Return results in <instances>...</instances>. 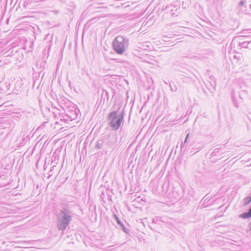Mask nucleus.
<instances>
[{"label":"nucleus","mask_w":251,"mask_h":251,"mask_svg":"<svg viewBox=\"0 0 251 251\" xmlns=\"http://www.w3.org/2000/svg\"><path fill=\"white\" fill-rule=\"evenodd\" d=\"M73 212L67 205H63L57 214V227L59 230L64 231L69 225L72 220Z\"/></svg>","instance_id":"nucleus-1"},{"label":"nucleus","mask_w":251,"mask_h":251,"mask_svg":"<svg viewBox=\"0 0 251 251\" xmlns=\"http://www.w3.org/2000/svg\"><path fill=\"white\" fill-rule=\"evenodd\" d=\"M124 110H122L118 114L117 111H113L109 114L107 120L109 126L113 130L116 131L119 128L124 121Z\"/></svg>","instance_id":"nucleus-2"},{"label":"nucleus","mask_w":251,"mask_h":251,"mask_svg":"<svg viewBox=\"0 0 251 251\" xmlns=\"http://www.w3.org/2000/svg\"><path fill=\"white\" fill-rule=\"evenodd\" d=\"M128 45V39L125 36H118L113 41V49L115 52L122 54L126 50Z\"/></svg>","instance_id":"nucleus-3"},{"label":"nucleus","mask_w":251,"mask_h":251,"mask_svg":"<svg viewBox=\"0 0 251 251\" xmlns=\"http://www.w3.org/2000/svg\"><path fill=\"white\" fill-rule=\"evenodd\" d=\"M77 117V113L76 109L75 110H68L66 111L65 115L64 116H60L58 117V120L59 119L60 121H64L67 123L69 121H72L75 120Z\"/></svg>","instance_id":"nucleus-4"},{"label":"nucleus","mask_w":251,"mask_h":251,"mask_svg":"<svg viewBox=\"0 0 251 251\" xmlns=\"http://www.w3.org/2000/svg\"><path fill=\"white\" fill-rule=\"evenodd\" d=\"M114 217L115 218V219L116 221L117 222V223L118 225L121 227L123 230L126 233H128L129 232V229L126 228L125 226L124 225L123 223L120 220L119 218L116 215H114Z\"/></svg>","instance_id":"nucleus-5"},{"label":"nucleus","mask_w":251,"mask_h":251,"mask_svg":"<svg viewBox=\"0 0 251 251\" xmlns=\"http://www.w3.org/2000/svg\"><path fill=\"white\" fill-rule=\"evenodd\" d=\"M239 46L242 48L251 49V40L245 41L239 43Z\"/></svg>","instance_id":"nucleus-6"},{"label":"nucleus","mask_w":251,"mask_h":251,"mask_svg":"<svg viewBox=\"0 0 251 251\" xmlns=\"http://www.w3.org/2000/svg\"><path fill=\"white\" fill-rule=\"evenodd\" d=\"M239 217L243 219H248L251 217V207L247 212H244L239 215Z\"/></svg>","instance_id":"nucleus-7"},{"label":"nucleus","mask_w":251,"mask_h":251,"mask_svg":"<svg viewBox=\"0 0 251 251\" xmlns=\"http://www.w3.org/2000/svg\"><path fill=\"white\" fill-rule=\"evenodd\" d=\"M108 138L109 139L107 144L109 145H113L116 143L117 142V138L114 136L109 135Z\"/></svg>","instance_id":"nucleus-8"},{"label":"nucleus","mask_w":251,"mask_h":251,"mask_svg":"<svg viewBox=\"0 0 251 251\" xmlns=\"http://www.w3.org/2000/svg\"><path fill=\"white\" fill-rule=\"evenodd\" d=\"M233 59L236 60L237 63L241 62L242 60V55L240 54L237 53L233 56Z\"/></svg>","instance_id":"nucleus-9"},{"label":"nucleus","mask_w":251,"mask_h":251,"mask_svg":"<svg viewBox=\"0 0 251 251\" xmlns=\"http://www.w3.org/2000/svg\"><path fill=\"white\" fill-rule=\"evenodd\" d=\"M243 201L244 205L246 206L251 201V197H246Z\"/></svg>","instance_id":"nucleus-10"},{"label":"nucleus","mask_w":251,"mask_h":251,"mask_svg":"<svg viewBox=\"0 0 251 251\" xmlns=\"http://www.w3.org/2000/svg\"><path fill=\"white\" fill-rule=\"evenodd\" d=\"M102 146V141H98L96 145V148L97 149H100Z\"/></svg>","instance_id":"nucleus-11"},{"label":"nucleus","mask_w":251,"mask_h":251,"mask_svg":"<svg viewBox=\"0 0 251 251\" xmlns=\"http://www.w3.org/2000/svg\"><path fill=\"white\" fill-rule=\"evenodd\" d=\"M189 136V133H187V135H186V138H185V140H184V142H183V143H182L181 144V150H182V149L183 148H184V147H185V145H186V143L187 141V139H188V138Z\"/></svg>","instance_id":"nucleus-12"},{"label":"nucleus","mask_w":251,"mask_h":251,"mask_svg":"<svg viewBox=\"0 0 251 251\" xmlns=\"http://www.w3.org/2000/svg\"><path fill=\"white\" fill-rule=\"evenodd\" d=\"M104 96V98H106L107 99V100H108L109 99V95L108 93L106 90H103L102 93V97Z\"/></svg>","instance_id":"nucleus-13"},{"label":"nucleus","mask_w":251,"mask_h":251,"mask_svg":"<svg viewBox=\"0 0 251 251\" xmlns=\"http://www.w3.org/2000/svg\"><path fill=\"white\" fill-rule=\"evenodd\" d=\"M245 3H246V0H242L239 3V6L240 7H241V10H243L242 7L244 6V4H245Z\"/></svg>","instance_id":"nucleus-14"},{"label":"nucleus","mask_w":251,"mask_h":251,"mask_svg":"<svg viewBox=\"0 0 251 251\" xmlns=\"http://www.w3.org/2000/svg\"><path fill=\"white\" fill-rule=\"evenodd\" d=\"M246 87L244 85H242L240 87V88L243 92H247L248 90L247 88H245Z\"/></svg>","instance_id":"nucleus-15"},{"label":"nucleus","mask_w":251,"mask_h":251,"mask_svg":"<svg viewBox=\"0 0 251 251\" xmlns=\"http://www.w3.org/2000/svg\"><path fill=\"white\" fill-rule=\"evenodd\" d=\"M75 5L74 4H73L72 5H71L70 6V8H68V10L72 11L75 8Z\"/></svg>","instance_id":"nucleus-16"},{"label":"nucleus","mask_w":251,"mask_h":251,"mask_svg":"<svg viewBox=\"0 0 251 251\" xmlns=\"http://www.w3.org/2000/svg\"><path fill=\"white\" fill-rule=\"evenodd\" d=\"M29 242H30V241H22V242H21V243L22 244H24V245L28 244L29 243Z\"/></svg>","instance_id":"nucleus-17"},{"label":"nucleus","mask_w":251,"mask_h":251,"mask_svg":"<svg viewBox=\"0 0 251 251\" xmlns=\"http://www.w3.org/2000/svg\"><path fill=\"white\" fill-rule=\"evenodd\" d=\"M233 104H234V106L235 107H236V108L238 107V104L237 102H236L234 100H233Z\"/></svg>","instance_id":"nucleus-18"},{"label":"nucleus","mask_w":251,"mask_h":251,"mask_svg":"<svg viewBox=\"0 0 251 251\" xmlns=\"http://www.w3.org/2000/svg\"><path fill=\"white\" fill-rule=\"evenodd\" d=\"M249 227L250 229L251 230V222L249 224Z\"/></svg>","instance_id":"nucleus-19"},{"label":"nucleus","mask_w":251,"mask_h":251,"mask_svg":"<svg viewBox=\"0 0 251 251\" xmlns=\"http://www.w3.org/2000/svg\"><path fill=\"white\" fill-rule=\"evenodd\" d=\"M205 58H206V57L204 56H202L201 57V59H204Z\"/></svg>","instance_id":"nucleus-20"}]
</instances>
